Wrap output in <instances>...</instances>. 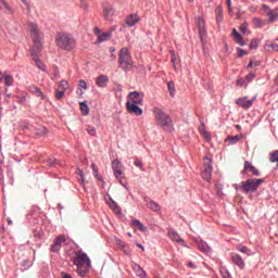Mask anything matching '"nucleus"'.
<instances>
[{"instance_id": "nucleus-45", "label": "nucleus", "mask_w": 278, "mask_h": 278, "mask_svg": "<svg viewBox=\"0 0 278 278\" xmlns=\"http://www.w3.org/2000/svg\"><path fill=\"white\" fill-rule=\"evenodd\" d=\"M267 47H268V51H278V46L275 42L267 45Z\"/></svg>"}, {"instance_id": "nucleus-6", "label": "nucleus", "mask_w": 278, "mask_h": 278, "mask_svg": "<svg viewBox=\"0 0 278 278\" xmlns=\"http://www.w3.org/2000/svg\"><path fill=\"white\" fill-rule=\"evenodd\" d=\"M264 178L248 179L241 182V190L243 192H256L257 188H260L261 184H264Z\"/></svg>"}, {"instance_id": "nucleus-62", "label": "nucleus", "mask_w": 278, "mask_h": 278, "mask_svg": "<svg viewBox=\"0 0 278 278\" xmlns=\"http://www.w3.org/2000/svg\"><path fill=\"white\" fill-rule=\"evenodd\" d=\"M7 223H8L9 225H12V219L8 218V219H7Z\"/></svg>"}, {"instance_id": "nucleus-11", "label": "nucleus", "mask_w": 278, "mask_h": 278, "mask_svg": "<svg viewBox=\"0 0 278 278\" xmlns=\"http://www.w3.org/2000/svg\"><path fill=\"white\" fill-rule=\"evenodd\" d=\"M253 103H255V98L247 100V97H243L236 100V104L240 108H243V110H249V108H253Z\"/></svg>"}, {"instance_id": "nucleus-12", "label": "nucleus", "mask_w": 278, "mask_h": 278, "mask_svg": "<svg viewBox=\"0 0 278 278\" xmlns=\"http://www.w3.org/2000/svg\"><path fill=\"white\" fill-rule=\"evenodd\" d=\"M141 104H134L131 102H126V110L129 112V114H135L136 116H142V109H140Z\"/></svg>"}, {"instance_id": "nucleus-23", "label": "nucleus", "mask_w": 278, "mask_h": 278, "mask_svg": "<svg viewBox=\"0 0 278 278\" xmlns=\"http://www.w3.org/2000/svg\"><path fill=\"white\" fill-rule=\"evenodd\" d=\"M232 36L238 45L244 47V40H242V35H240L236 28L232 29Z\"/></svg>"}, {"instance_id": "nucleus-53", "label": "nucleus", "mask_w": 278, "mask_h": 278, "mask_svg": "<svg viewBox=\"0 0 278 278\" xmlns=\"http://www.w3.org/2000/svg\"><path fill=\"white\" fill-rule=\"evenodd\" d=\"M250 49H257V41H252L251 43H250Z\"/></svg>"}, {"instance_id": "nucleus-42", "label": "nucleus", "mask_w": 278, "mask_h": 278, "mask_svg": "<svg viewBox=\"0 0 278 278\" xmlns=\"http://www.w3.org/2000/svg\"><path fill=\"white\" fill-rule=\"evenodd\" d=\"M0 4L3 5V8L8 10V12L12 13V8L10 7V4H8L5 0H0ZM1 5H0V9H1Z\"/></svg>"}, {"instance_id": "nucleus-61", "label": "nucleus", "mask_w": 278, "mask_h": 278, "mask_svg": "<svg viewBox=\"0 0 278 278\" xmlns=\"http://www.w3.org/2000/svg\"><path fill=\"white\" fill-rule=\"evenodd\" d=\"M135 166L140 167V166H142V164H141V163H139V162H135Z\"/></svg>"}, {"instance_id": "nucleus-63", "label": "nucleus", "mask_w": 278, "mask_h": 278, "mask_svg": "<svg viewBox=\"0 0 278 278\" xmlns=\"http://www.w3.org/2000/svg\"><path fill=\"white\" fill-rule=\"evenodd\" d=\"M96 34H100L101 31L99 30V28L94 29Z\"/></svg>"}, {"instance_id": "nucleus-43", "label": "nucleus", "mask_w": 278, "mask_h": 278, "mask_svg": "<svg viewBox=\"0 0 278 278\" xmlns=\"http://www.w3.org/2000/svg\"><path fill=\"white\" fill-rule=\"evenodd\" d=\"M237 251H239L240 253H249V248H247V245H238L237 247Z\"/></svg>"}, {"instance_id": "nucleus-39", "label": "nucleus", "mask_w": 278, "mask_h": 278, "mask_svg": "<svg viewBox=\"0 0 278 278\" xmlns=\"http://www.w3.org/2000/svg\"><path fill=\"white\" fill-rule=\"evenodd\" d=\"M252 21H253L255 27H264V22L262 21V18L254 17Z\"/></svg>"}, {"instance_id": "nucleus-2", "label": "nucleus", "mask_w": 278, "mask_h": 278, "mask_svg": "<svg viewBox=\"0 0 278 278\" xmlns=\"http://www.w3.org/2000/svg\"><path fill=\"white\" fill-rule=\"evenodd\" d=\"M154 118L156 121V125H160L162 129H168L173 126V119L166 112L162 111L160 108H155L153 110Z\"/></svg>"}, {"instance_id": "nucleus-51", "label": "nucleus", "mask_w": 278, "mask_h": 278, "mask_svg": "<svg viewBox=\"0 0 278 278\" xmlns=\"http://www.w3.org/2000/svg\"><path fill=\"white\" fill-rule=\"evenodd\" d=\"M237 86H239V88H242V86H244V80H243V78H239V79L237 80Z\"/></svg>"}, {"instance_id": "nucleus-56", "label": "nucleus", "mask_w": 278, "mask_h": 278, "mask_svg": "<svg viewBox=\"0 0 278 278\" xmlns=\"http://www.w3.org/2000/svg\"><path fill=\"white\" fill-rule=\"evenodd\" d=\"M188 266H189V268H197V265H194V263H192V262H189Z\"/></svg>"}, {"instance_id": "nucleus-36", "label": "nucleus", "mask_w": 278, "mask_h": 278, "mask_svg": "<svg viewBox=\"0 0 278 278\" xmlns=\"http://www.w3.org/2000/svg\"><path fill=\"white\" fill-rule=\"evenodd\" d=\"M269 162L271 163L278 162V150L269 153Z\"/></svg>"}, {"instance_id": "nucleus-55", "label": "nucleus", "mask_w": 278, "mask_h": 278, "mask_svg": "<svg viewBox=\"0 0 278 278\" xmlns=\"http://www.w3.org/2000/svg\"><path fill=\"white\" fill-rule=\"evenodd\" d=\"M80 8H83V10H86L88 8V3L81 2Z\"/></svg>"}, {"instance_id": "nucleus-22", "label": "nucleus", "mask_w": 278, "mask_h": 278, "mask_svg": "<svg viewBox=\"0 0 278 278\" xmlns=\"http://www.w3.org/2000/svg\"><path fill=\"white\" fill-rule=\"evenodd\" d=\"M232 36L238 45L244 47V40H242V35H240L236 28L232 29Z\"/></svg>"}, {"instance_id": "nucleus-60", "label": "nucleus", "mask_w": 278, "mask_h": 278, "mask_svg": "<svg viewBox=\"0 0 278 278\" xmlns=\"http://www.w3.org/2000/svg\"><path fill=\"white\" fill-rule=\"evenodd\" d=\"M137 247H138L139 249H141V251H144V247H142V244L137 243Z\"/></svg>"}, {"instance_id": "nucleus-20", "label": "nucleus", "mask_w": 278, "mask_h": 278, "mask_svg": "<svg viewBox=\"0 0 278 278\" xmlns=\"http://www.w3.org/2000/svg\"><path fill=\"white\" fill-rule=\"evenodd\" d=\"M109 83H110V78H108V76L105 75H100L96 79V84L99 88H105V86H108Z\"/></svg>"}, {"instance_id": "nucleus-30", "label": "nucleus", "mask_w": 278, "mask_h": 278, "mask_svg": "<svg viewBox=\"0 0 278 278\" xmlns=\"http://www.w3.org/2000/svg\"><path fill=\"white\" fill-rule=\"evenodd\" d=\"M131 225L134 227H137L139 229V231H147V228L144 227V225L140 220H138V219H134L131 222Z\"/></svg>"}, {"instance_id": "nucleus-14", "label": "nucleus", "mask_w": 278, "mask_h": 278, "mask_svg": "<svg viewBox=\"0 0 278 278\" xmlns=\"http://www.w3.org/2000/svg\"><path fill=\"white\" fill-rule=\"evenodd\" d=\"M112 169L116 179H121V177L123 176V164L121 163V161L114 160L112 162Z\"/></svg>"}, {"instance_id": "nucleus-8", "label": "nucleus", "mask_w": 278, "mask_h": 278, "mask_svg": "<svg viewBox=\"0 0 278 278\" xmlns=\"http://www.w3.org/2000/svg\"><path fill=\"white\" fill-rule=\"evenodd\" d=\"M126 103H132L134 105H142L144 103V93L138 91H131L128 94V101Z\"/></svg>"}, {"instance_id": "nucleus-10", "label": "nucleus", "mask_w": 278, "mask_h": 278, "mask_svg": "<svg viewBox=\"0 0 278 278\" xmlns=\"http://www.w3.org/2000/svg\"><path fill=\"white\" fill-rule=\"evenodd\" d=\"M202 177L205 181H210L212 179V161L208 157L205 159Z\"/></svg>"}, {"instance_id": "nucleus-5", "label": "nucleus", "mask_w": 278, "mask_h": 278, "mask_svg": "<svg viewBox=\"0 0 278 278\" xmlns=\"http://www.w3.org/2000/svg\"><path fill=\"white\" fill-rule=\"evenodd\" d=\"M119 66L123 71H131L134 68V61L127 48H122L119 51Z\"/></svg>"}, {"instance_id": "nucleus-40", "label": "nucleus", "mask_w": 278, "mask_h": 278, "mask_svg": "<svg viewBox=\"0 0 278 278\" xmlns=\"http://www.w3.org/2000/svg\"><path fill=\"white\" fill-rule=\"evenodd\" d=\"M91 168H92V170H93L94 177H97L98 179L101 180V176H99V167H98L94 163H92V164H91Z\"/></svg>"}, {"instance_id": "nucleus-59", "label": "nucleus", "mask_w": 278, "mask_h": 278, "mask_svg": "<svg viewBox=\"0 0 278 278\" xmlns=\"http://www.w3.org/2000/svg\"><path fill=\"white\" fill-rule=\"evenodd\" d=\"M172 62H173V64H174V68L177 70V66H175V55H173Z\"/></svg>"}, {"instance_id": "nucleus-17", "label": "nucleus", "mask_w": 278, "mask_h": 278, "mask_svg": "<svg viewBox=\"0 0 278 278\" xmlns=\"http://www.w3.org/2000/svg\"><path fill=\"white\" fill-rule=\"evenodd\" d=\"M248 170H251L252 175H254L255 177H260V170L256 169V167L253 166V165L251 164V162L245 161V162H244V168H243V175H247V172H248Z\"/></svg>"}, {"instance_id": "nucleus-44", "label": "nucleus", "mask_w": 278, "mask_h": 278, "mask_svg": "<svg viewBox=\"0 0 278 278\" xmlns=\"http://www.w3.org/2000/svg\"><path fill=\"white\" fill-rule=\"evenodd\" d=\"M87 132H88L89 136H97V128L88 127Z\"/></svg>"}, {"instance_id": "nucleus-21", "label": "nucleus", "mask_w": 278, "mask_h": 278, "mask_svg": "<svg viewBox=\"0 0 278 278\" xmlns=\"http://www.w3.org/2000/svg\"><path fill=\"white\" fill-rule=\"evenodd\" d=\"M138 21H140V17H138L136 14L128 15L126 18V25H128V27H134Z\"/></svg>"}, {"instance_id": "nucleus-46", "label": "nucleus", "mask_w": 278, "mask_h": 278, "mask_svg": "<svg viewBox=\"0 0 278 278\" xmlns=\"http://www.w3.org/2000/svg\"><path fill=\"white\" fill-rule=\"evenodd\" d=\"M255 79V73H250L248 76H245V81L251 83Z\"/></svg>"}, {"instance_id": "nucleus-9", "label": "nucleus", "mask_w": 278, "mask_h": 278, "mask_svg": "<svg viewBox=\"0 0 278 278\" xmlns=\"http://www.w3.org/2000/svg\"><path fill=\"white\" fill-rule=\"evenodd\" d=\"M195 23H197L200 40H201L202 45H204L205 38L207 37V29L205 28V21L201 17H198Z\"/></svg>"}, {"instance_id": "nucleus-7", "label": "nucleus", "mask_w": 278, "mask_h": 278, "mask_svg": "<svg viewBox=\"0 0 278 278\" xmlns=\"http://www.w3.org/2000/svg\"><path fill=\"white\" fill-rule=\"evenodd\" d=\"M261 10L264 16H267L268 23H275L278 21V9L271 10L267 4H262Z\"/></svg>"}, {"instance_id": "nucleus-49", "label": "nucleus", "mask_w": 278, "mask_h": 278, "mask_svg": "<svg viewBox=\"0 0 278 278\" xmlns=\"http://www.w3.org/2000/svg\"><path fill=\"white\" fill-rule=\"evenodd\" d=\"M110 53H111V59L112 60H116V54H114V51H116V49L114 47H111L109 49Z\"/></svg>"}, {"instance_id": "nucleus-25", "label": "nucleus", "mask_w": 278, "mask_h": 278, "mask_svg": "<svg viewBox=\"0 0 278 278\" xmlns=\"http://www.w3.org/2000/svg\"><path fill=\"white\" fill-rule=\"evenodd\" d=\"M29 90L35 97H39L40 99H45V93H42V90L36 86L29 87Z\"/></svg>"}, {"instance_id": "nucleus-31", "label": "nucleus", "mask_w": 278, "mask_h": 278, "mask_svg": "<svg viewBox=\"0 0 278 278\" xmlns=\"http://www.w3.org/2000/svg\"><path fill=\"white\" fill-rule=\"evenodd\" d=\"M80 111L83 112L84 116H88V114H90V109L86 102H80Z\"/></svg>"}, {"instance_id": "nucleus-50", "label": "nucleus", "mask_w": 278, "mask_h": 278, "mask_svg": "<svg viewBox=\"0 0 278 278\" xmlns=\"http://www.w3.org/2000/svg\"><path fill=\"white\" fill-rule=\"evenodd\" d=\"M199 131L201 135L205 134L207 130L205 129V124H202L200 127H199Z\"/></svg>"}, {"instance_id": "nucleus-3", "label": "nucleus", "mask_w": 278, "mask_h": 278, "mask_svg": "<svg viewBox=\"0 0 278 278\" xmlns=\"http://www.w3.org/2000/svg\"><path fill=\"white\" fill-rule=\"evenodd\" d=\"M56 45L63 51H73L75 48V38L68 34H59L56 36Z\"/></svg>"}, {"instance_id": "nucleus-16", "label": "nucleus", "mask_w": 278, "mask_h": 278, "mask_svg": "<svg viewBox=\"0 0 278 278\" xmlns=\"http://www.w3.org/2000/svg\"><path fill=\"white\" fill-rule=\"evenodd\" d=\"M231 262L241 270H243L244 266H247V263H244V260H242V256L240 254H232Z\"/></svg>"}, {"instance_id": "nucleus-15", "label": "nucleus", "mask_w": 278, "mask_h": 278, "mask_svg": "<svg viewBox=\"0 0 278 278\" xmlns=\"http://www.w3.org/2000/svg\"><path fill=\"white\" fill-rule=\"evenodd\" d=\"M30 55L36 64L37 67H39L40 71H47V66L40 59H38V50H34V48L30 49Z\"/></svg>"}, {"instance_id": "nucleus-32", "label": "nucleus", "mask_w": 278, "mask_h": 278, "mask_svg": "<svg viewBox=\"0 0 278 278\" xmlns=\"http://www.w3.org/2000/svg\"><path fill=\"white\" fill-rule=\"evenodd\" d=\"M240 140H242V135L228 137L229 144H236L237 142H240Z\"/></svg>"}, {"instance_id": "nucleus-29", "label": "nucleus", "mask_w": 278, "mask_h": 278, "mask_svg": "<svg viewBox=\"0 0 278 278\" xmlns=\"http://www.w3.org/2000/svg\"><path fill=\"white\" fill-rule=\"evenodd\" d=\"M134 270H135L137 277H140V278L147 277V271H144V269H142V267H140L139 265H136L134 267Z\"/></svg>"}, {"instance_id": "nucleus-24", "label": "nucleus", "mask_w": 278, "mask_h": 278, "mask_svg": "<svg viewBox=\"0 0 278 278\" xmlns=\"http://www.w3.org/2000/svg\"><path fill=\"white\" fill-rule=\"evenodd\" d=\"M232 36L238 45L244 47V40H242V35H240L236 28L232 29Z\"/></svg>"}, {"instance_id": "nucleus-37", "label": "nucleus", "mask_w": 278, "mask_h": 278, "mask_svg": "<svg viewBox=\"0 0 278 278\" xmlns=\"http://www.w3.org/2000/svg\"><path fill=\"white\" fill-rule=\"evenodd\" d=\"M65 93H66V91H63L62 89H59V90L55 91L54 97L58 101H60V100L64 99Z\"/></svg>"}, {"instance_id": "nucleus-54", "label": "nucleus", "mask_w": 278, "mask_h": 278, "mask_svg": "<svg viewBox=\"0 0 278 278\" xmlns=\"http://www.w3.org/2000/svg\"><path fill=\"white\" fill-rule=\"evenodd\" d=\"M253 66H258L257 63H253V61H251L248 65V68H253Z\"/></svg>"}, {"instance_id": "nucleus-18", "label": "nucleus", "mask_w": 278, "mask_h": 278, "mask_svg": "<svg viewBox=\"0 0 278 278\" xmlns=\"http://www.w3.org/2000/svg\"><path fill=\"white\" fill-rule=\"evenodd\" d=\"M112 16H114V9L111 7H104L103 8V18L108 23H113Z\"/></svg>"}, {"instance_id": "nucleus-48", "label": "nucleus", "mask_w": 278, "mask_h": 278, "mask_svg": "<svg viewBox=\"0 0 278 278\" xmlns=\"http://www.w3.org/2000/svg\"><path fill=\"white\" fill-rule=\"evenodd\" d=\"M226 4L228 7V14H232L233 9L231 8V0H226Z\"/></svg>"}, {"instance_id": "nucleus-52", "label": "nucleus", "mask_w": 278, "mask_h": 278, "mask_svg": "<svg viewBox=\"0 0 278 278\" xmlns=\"http://www.w3.org/2000/svg\"><path fill=\"white\" fill-rule=\"evenodd\" d=\"M238 55L239 58H242L243 55H247V51H244L243 49H238Z\"/></svg>"}, {"instance_id": "nucleus-26", "label": "nucleus", "mask_w": 278, "mask_h": 278, "mask_svg": "<svg viewBox=\"0 0 278 278\" xmlns=\"http://www.w3.org/2000/svg\"><path fill=\"white\" fill-rule=\"evenodd\" d=\"M146 205L147 207H149V210H152V212H160L161 210L160 204H157L153 200H149Z\"/></svg>"}, {"instance_id": "nucleus-38", "label": "nucleus", "mask_w": 278, "mask_h": 278, "mask_svg": "<svg viewBox=\"0 0 278 278\" xmlns=\"http://www.w3.org/2000/svg\"><path fill=\"white\" fill-rule=\"evenodd\" d=\"M77 179L80 184H84L86 181V178L84 177V172H81V169H77Z\"/></svg>"}, {"instance_id": "nucleus-41", "label": "nucleus", "mask_w": 278, "mask_h": 278, "mask_svg": "<svg viewBox=\"0 0 278 278\" xmlns=\"http://www.w3.org/2000/svg\"><path fill=\"white\" fill-rule=\"evenodd\" d=\"M4 84L5 86H12V84H14V78H12L10 75L4 76Z\"/></svg>"}, {"instance_id": "nucleus-47", "label": "nucleus", "mask_w": 278, "mask_h": 278, "mask_svg": "<svg viewBox=\"0 0 278 278\" xmlns=\"http://www.w3.org/2000/svg\"><path fill=\"white\" fill-rule=\"evenodd\" d=\"M202 136H203V138L207 141V142H210V140H212V135L210 134V131H205V132H202Z\"/></svg>"}, {"instance_id": "nucleus-64", "label": "nucleus", "mask_w": 278, "mask_h": 278, "mask_svg": "<svg viewBox=\"0 0 278 278\" xmlns=\"http://www.w3.org/2000/svg\"><path fill=\"white\" fill-rule=\"evenodd\" d=\"M116 206V204L113 202V204L111 205V207H115Z\"/></svg>"}, {"instance_id": "nucleus-27", "label": "nucleus", "mask_w": 278, "mask_h": 278, "mask_svg": "<svg viewBox=\"0 0 278 278\" xmlns=\"http://www.w3.org/2000/svg\"><path fill=\"white\" fill-rule=\"evenodd\" d=\"M199 251H202V253H210L212 249H210V245H207V242L200 241L198 244Z\"/></svg>"}, {"instance_id": "nucleus-57", "label": "nucleus", "mask_w": 278, "mask_h": 278, "mask_svg": "<svg viewBox=\"0 0 278 278\" xmlns=\"http://www.w3.org/2000/svg\"><path fill=\"white\" fill-rule=\"evenodd\" d=\"M223 277H224V278H229V277H230L229 271H225V273L223 274Z\"/></svg>"}, {"instance_id": "nucleus-35", "label": "nucleus", "mask_w": 278, "mask_h": 278, "mask_svg": "<svg viewBox=\"0 0 278 278\" xmlns=\"http://www.w3.org/2000/svg\"><path fill=\"white\" fill-rule=\"evenodd\" d=\"M70 85L67 80H61L60 85H59V90H63V92H66V90H68Z\"/></svg>"}, {"instance_id": "nucleus-4", "label": "nucleus", "mask_w": 278, "mask_h": 278, "mask_svg": "<svg viewBox=\"0 0 278 278\" xmlns=\"http://www.w3.org/2000/svg\"><path fill=\"white\" fill-rule=\"evenodd\" d=\"M73 264L77 267L78 273L81 275L84 268L90 266V258H88V254L81 251L75 253L73 257Z\"/></svg>"}, {"instance_id": "nucleus-19", "label": "nucleus", "mask_w": 278, "mask_h": 278, "mask_svg": "<svg viewBox=\"0 0 278 278\" xmlns=\"http://www.w3.org/2000/svg\"><path fill=\"white\" fill-rule=\"evenodd\" d=\"M167 236L169 239L173 240V242H178L180 244H184V239L179 236L177 231L169 229L167 232Z\"/></svg>"}, {"instance_id": "nucleus-1", "label": "nucleus", "mask_w": 278, "mask_h": 278, "mask_svg": "<svg viewBox=\"0 0 278 278\" xmlns=\"http://www.w3.org/2000/svg\"><path fill=\"white\" fill-rule=\"evenodd\" d=\"M28 29L30 33V38L34 42V50L41 51L42 50V34L40 33V28H38V24L31 22L28 24Z\"/></svg>"}, {"instance_id": "nucleus-33", "label": "nucleus", "mask_w": 278, "mask_h": 278, "mask_svg": "<svg viewBox=\"0 0 278 278\" xmlns=\"http://www.w3.org/2000/svg\"><path fill=\"white\" fill-rule=\"evenodd\" d=\"M78 89L80 90V94H84V91L81 90H88V84L86 83V80L84 79L79 80Z\"/></svg>"}, {"instance_id": "nucleus-34", "label": "nucleus", "mask_w": 278, "mask_h": 278, "mask_svg": "<svg viewBox=\"0 0 278 278\" xmlns=\"http://www.w3.org/2000/svg\"><path fill=\"white\" fill-rule=\"evenodd\" d=\"M167 88H168L170 97H175V92H176L175 83L174 81L167 83Z\"/></svg>"}, {"instance_id": "nucleus-13", "label": "nucleus", "mask_w": 278, "mask_h": 278, "mask_svg": "<svg viewBox=\"0 0 278 278\" xmlns=\"http://www.w3.org/2000/svg\"><path fill=\"white\" fill-rule=\"evenodd\" d=\"M64 242H66V237H64V235H60L59 237L55 238L50 251H52V253H58V251H60Z\"/></svg>"}, {"instance_id": "nucleus-58", "label": "nucleus", "mask_w": 278, "mask_h": 278, "mask_svg": "<svg viewBox=\"0 0 278 278\" xmlns=\"http://www.w3.org/2000/svg\"><path fill=\"white\" fill-rule=\"evenodd\" d=\"M21 1L26 5V8L29 9V2H27V0H21Z\"/></svg>"}, {"instance_id": "nucleus-28", "label": "nucleus", "mask_w": 278, "mask_h": 278, "mask_svg": "<svg viewBox=\"0 0 278 278\" xmlns=\"http://www.w3.org/2000/svg\"><path fill=\"white\" fill-rule=\"evenodd\" d=\"M110 38H112V30L98 36L99 42H105V40H110Z\"/></svg>"}]
</instances>
